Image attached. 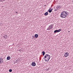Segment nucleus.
<instances>
[{
    "mask_svg": "<svg viewBox=\"0 0 73 73\" xmlns=\"http://www.w3.org/2000/svg\"><path fill=\"white\" fill-rule=\"evenodd\" d=\"M62 31V29H59L58 30H56L54 31V33H58V32H59L60 31Z\"/></svg>",
    "mask_w": 73,
    "mask_h": 73,
    "instance_id": "3",
    "label": "nucleus"
},
{
    "mask_svg": "<svg viewBox=\"0 0 73 73\" xmlns=\"http://www.w3.org/2000/svg\"><path fill=\"white\" fill-rule=\"evenodd\" d=\"M19 59H16L15 61L16 63H17V62L19 61Z\"/></svg>",
    "mask_w": 73,
    "mask_h": 73,
    "instance_id": "13",
    "label": "nucleus"
},
{
    "mask_svg": "<svg viewBox=\"0 0 73 73\" xmlns=\"http://www.w3.org/2000/svg\"><path fill=\"white\" fill-rule=\"evenodd\" d=\"M5 0H0V2H3V1H4Z\"/></svg>",
    "mask_w": 73,
    "mask_h": 73,
    "instance_id": "17",
    "label": "nucleus"
},
{
    "mask_svg": "<svg viewBox=\"0 0 73 73\" xmlns=\"http://www.w3.org/2000/svg\"><path fill=\"white\" fill-rule=\"evenodd\" d=\"M50 26H49L48 28L47 29V30H50V29H51L52 27H51Z\"/></svg>",
    "mask_w": 73,
    "mask_h": 73,
    "instance_id": "8",
    "label": "nucleus"
},
{
    "mask_svg": "<svg viewBox=\"0 0 73 73\" xmlns=\"http://www.w3.org/2000/svg\"><path fill=\"white\" fill-rule=\"evenodd\" d=\"M9 72H12V70L11 69H10L9 70Z\"/></svg>",
    "mask_w": 73,
    "mask_h": 73,
    "instance_id": "16",
    "label": "nucleus"
},
{
    "mask_svg": "<svg viewBox=\"0 0 73 73\" xmlns=\"http://www.w3.org/2000/svg\"><path fill=\"white\" fill-rule=\"evenodd\" d=\"M33 39H35V36H33Z\"/></svg>",
    "mask_w": 73,
    "mask_h": 73,
    "instance_id": "19",
    "label": "nucleus"
},
{
    "mask_svg": "<svg viewBox=\"0 0 73 73\" xmlns=\"http://www.w3.org/2000/svg\"><path fill=\"white\" fill-rule=\"evenodd\" d=\"M31 65L32 66H35L36 65V63H35V62H32V63L31 64Z\"/></svg>",
    "mask_w": 73,
    "mask_h": 73,
    "instance_id": "4",
    "label": "nucleus"
},
{
    "mask_svg": "<svg viewBox=\"0 0 73 73\" xmlns=\"http://www.w3.org/2000/svg\"><path fill=\"white\" fill-rule=\"evenodd\" d=\"M15 13H18V12H16H16H15Z\"/></svg>",
    "mask_w": 73,
    "mask_h": 73,
    "instance_id": "24",
    "label": "nucleus"
},
{
    "mask_svg": "<svg viewBox=\"0 0 73 73\" xmlns=\"http://www.w3.org/2000/svg\"><path fill=\"white\" fill-rule=\"evenodd\" d=\"M1 60H2V59H0Z\"/></svg>",
    "mask_w": 73,
    "mask_h": 73,
    "instance_id": "29",
    "label": "nucleus"
},
{
    "mask_svg": "<svg viewBox=\"0 0 73 73\" xmlns=\"http://www.w3.org/2000/svg\"><path fill=\"white\" fill-rule=\"evenodd\" d=\"M7 60H9L11 59V57L10 56H8L7 58Z\"/></svg>",
    "mask_w": 73,
    "mask_h": 73,
    "instance_id": "9",
    "label": "nucleus"
},
{
    "mask_svg": "<svg viewBox=\"0 0 73 73\" xmlns=\"http://www.w3.org/2000/svg\"><path fill=\"white\" fill-rule=\"evenodd\" d=\"M20 51V50H19V51Z\"/></svg>",
    "mask_w": 73,
    "mask_h": 73,
    "instance_id": "28",
    "label": "nucleus"
},
{
    "mask_svg": "<svg viewBox=\"0 0 73 73\" xmlns=\"http://www.w3.org/2000/svg\"><path fill=\"white\" fill-rule=\"evenodd\" d=\"M57 7L58 8H60V9L61 8V5H59V6L58 5Z\"/></svg>",
    "mask_w": 73,
    "mask_h": 73,
    "instance_id": "14",
    "label": "nucleus"
},
{
    "mask_svg": "<svg viewBox=\"0 0 73 73\" xmlns=\"http://www.w3.org/2000/svg\"><path fill=\"white\" fill-rule=\"evenodd\" d=\"M68 16V14L66 12L63 11L62 13L60 15V17L62 18H65Z\"/></svg>",
    "mask_w": 73,
    "mask_h": 73,
    "instance_id": "2",
    "label": "nucleus"
},
{
    "mask_svg": "<svg viewBox=\"0 0 73 73\" xmlns=\"http://www.w3.org/2000/svg\"><path fill=\"white\" fill-rule=\"evenodd\" d=\"M69 56V53L68 52H66L65 53L64 55V56L65 57H68Z\"/></svg>",
    "mask_w": 73,
    "mask_h": 73,
    "instance_id": "5",
    "label": "nucleus"
},
{
    "mask_svg": "<svg viewBox=\"0 0 73 73\" xmlns=\"http://www.w3.org/2000/svg\"><path fill=\"white\" fill-rule=\"evenodd\" d=\"M68 32L69 33L70 32V31H68Z\"/></svg>",
    "mask_w": 73,
    "mask_h": 73,
    "instance_id": "27",
    "label": "nucleus"
},
{
    "mask_svg": "<svg viewBox=\"0 0 73 73\" xmlns=\"http://www.w3.org/2000/svg\"><path fill=\"white\" fill-rule=\"evenodd\" d=\"M7 35H5V36H4L3 37H4V38H7Z\"/></svg>",
    "mask_w": 73,
    "mask_h": 73,
    "instance_id": "15",
    "label": "nucleus"
},
{
    "mask_svg": "<svg viewBox=\"0 0 73 73\" xmlns=\"http://www.w3.org/2000/svg\"><path fill=\"white\" fill-rule=\"evenodd\" d=\"M54 11H57V9H56V10H54Z\"/></svg>",
    "mask_w": 73,
    "mask_h": 73,
    "instance_id": "21",
    "label": "nucleus"
},
{
    "mask_svg": "<svg viewBox=\"0 0 73 73\" xmlns=\"http://www.w3.org/2000/svg\"><path fill=\"white\" fill-rule=\"evenodd\" d=\"M51 27L52 28H52H53V27Z\"/></svg>",
    "mask_w": 73,
    "mask_h": 73,
    "instance_id": "26",
    "label": "nucleus"
},
{
    "mask_svg": "<svg viewBox=\"0 0 73 73\" xmlns=\"http://www.w3.org/2000/svg\"><path fill=\"white\" fill-rule=\"evenodd\" d=\"M44 6V7H45V6H46V5H45Z\"/></svg>",
    "mask_w": 73,
    "mask_h": 73,
    "instance_id": "25",
    "label": "nucleus"
},
{
    "mask_svg": "<svg viewBox=\"0 0 73 73\" xmlns=\"http://www.w3.org/2000/svg\"><path fill=\"white\" fill-rule=\"evenodd\" d=\"M50 27H53V25H50Z\"/></svg>",
    "mask_w": 73,
    "mask_h": 73,
    "instance_id": "18",
    "label": "nucleus"
},
{
    "mask_svg": "<svg viewBox=\"0 0 73 73\" xmlns=\"http://www.w3.org/2000/svg\"><path fill=\"white\" fill-rule=\"evenodd\" d=\"M50 9H51V8H50L48 10H50Z\"/></svg>",
    "mask_w": 73,
    "mask_h": 73,
    "instance_id": "22",
    "label": "nucleus"
},
{
    "mask_svg": "<svg viewBox=\"0 0 73 73\" xmlns=\"http://www.w3.org/2000/svg\"><path fill=\"white\" fill-rule=\"evenodd\" d=\"M56 8L57 9H58V7H56Z\"/></svg>",
    "mask_w": 73,
    "mask_h": 73,
    "instance_id": "20",
    "label": "nucleus"
},
{
    "mask_svg": "<svg viewBox=\"0 0 73 73\" xmlns=\"http://www.w3.org/2000/svg\"><path fill=\"white\" fill-rule=\"evenodd\" d=\"M42 53L43 56H44L45 53L44 51H43L42 52Z\"/></svg>",
    "mask_w": 73,
    "mask_h": 73,
    "instance_id": "12",
    "label": "nucleus"
},
{
    "mask_svg": "<svg viewBox=\"0 0 73 73\" xmlns=\"http://www.w3.org/2000/svg\"><path fill=\"white\" fill-rule=\"evenodd\" d=\"M48 15V12H46L44 14V15L45 16H47V15Z\"/></svg>",
    "mask_w": 73,
    "mask_h": 73,
    "instance_id": "11",
    "label": "nucleus"
},
{
    "mask_svg": "<svg viewBox=\"0 0 73 73\" xmlns=\"http://www.w3.org/2000/svg\"><path fill=\"white\" fill-rule=\"evenodd\" d=\"M35 38H37V37H38V35L37 34H35Z\"/></svg>",
    "mask_w": 73,
    "mask_h": 73,
    "instance_id": "10",
    "label": "nucleus"
},
{
    "mask_svg": "<svg viewBox=\"0 0 73 73\" xmlns=\"http://www.w3.org/2000/svg\"><path fill=\"white\" fill-rule=\"evenodd\" d=\"M46 70L48 71V70H49V69H46Z\"/></svg>",
    "mask_w": 73,
    "mask_h": 73,
    "instance_id": "23",
    "label": "nucleus"
},
{
    "mask_svg": "<svg viewBox=\"0 0 73 73\" xmlns=\"http://www.w3.org/2000/svg\"><path fill=\"white\" fill-rule=\"evenodd\" d=\"M53 9H52L50 10H48V12H49V13H51V12H52V10H53Z\"/></svg>",
    "mask_w": 73,
    "mask_h": 73,
    "instance_id": "7",
    "label": "nucleus"
},
{
    "mask_svg": "<svg viewBox=\"0 0 73 73\" xmlns=\"http://www.w3.org/2000/svg\"><path fill=\"white\" fill-rule=\"evenodd\" d=\"M3 62V59L2 58H0V63L1 64H2Z\"/></svg>",
    "mask_w": 73,
    "mask_h": 73,
    "instance_id": "6",
    "label": "nucleus"
},
{
    "mask_svg": "<svg viewBox=\"0 0 73 73\" xmlns=\"http://www.w3.org/2000/svg\"><path fill=\"white\" fill-rule=\"evenodd\" d=\"M50 58V56L48 54H46L45 55L44 57V60L45 61H47L48 62L49 61V60Z\"/></svg>",
    "mask_w": 73,
    "mask_h": 73,
    "instance_id": "1",
    "label": "nucleus"
}]
</instances>
